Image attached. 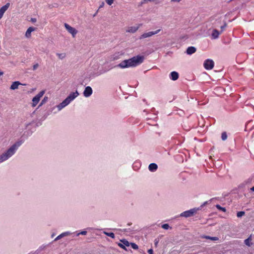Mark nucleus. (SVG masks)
I'll return each instance as SVG.
<instances>
[{
	"instance_id": "obj_29",
	"label": "nucleus",
	"mask_w": 254,
	"mask_h": 254,
	"mask_svg": "<svg viewBox=\"0 0 254 254\" xmlns=\"http://www.w3.org/2000/svg\"><path fill=\"white\" fill-rule=\"evenodd\" d=\"M44 94V91H41L37 95H36V96L40 99V98L43 96Z\"/></svg>"
},
{
	"instance_id": "obj_37",
	"label": "nucleus",
	"mask_w": 254,
	"mask_h": 254,
	"mask_svg": "<svg viewBox=\"0 0 254 254\" xmlns=\"http://www.w3.org/2000/svg\"><path fill=\"white\" fill-rule=\"evenodd\" d=\"M158 243H159V240L156 239L154 241V245H155V247H157Z\"/></svg>"
},
{
	"instance_id": "obj_19",
	"label": "nucleus",
	"mask_w": 254,
	"mask_h": 254,
	"mask_svg": "<svg viewBox=\"0 0 254 254\" xmlns=\"http://www.w3.org/2000/svg\"><path fill=\"white\" fill-rule=\"evenodd\" d=\"M40 99L37 97L36 96L33 98L32 99V107H35L40 101Z\"/></svg>"
},
{
	"instance_id": "obj_25",
	"label": "nucleus",
	"mask_w": 254,
	"mask_h": 254,
	"mask_svg": "<svg viewBox=\"0 0 254 254\" xmlns=\"http://www.w3.org/2000/svg\"><path fill=\"white\" fill-rule=\"evenodd\" d=\"M227 138V135L226 132H223L221 134V138L223 140H225Z\"/></svg>"
},
{
	"instance_id": "obj_1",
	"label": "nucleus",
	"mask_w": 254,
	"mask_h": 254,
	"mask_svg": "<svg viewBox=\"0 0 254 254\" xmlns=\"http://www.w3.org/2000/svg\"><path fill=\"white\" fill-rule=\"evenodd\" d=\"M144 60L143 56L137 55L127 60H125L116 65L121 68L135 67L141 64Z\"/></svg>"
},
{
	"instance_id": "obj_14",
	"label": "nucleus",
	"mask_w": 254,
	"mask_h": 254,
	"mask_svg": "<svg viewBox=\"0 0 254 254\" xmlns=\"http://www.w3.org/2000/svg\"><path fill=\"white\" fill-rule=\"evenodd\" d=\"M170 78L172 80H176L179 78V74L176 71H172L170 74Z\"/></svg>"
},
{
	"instance_id": "obj_7",
	"label": "nucleus",
	"mask_w": 254,
	"mask_h": 254,
	"mask_svg": "<svg viewBox=\"0 0 254 254\" xmlns=\"http://www.w3.org/2000/svg\"><path fill=\"white\" fill-rule=\"evenodd\" d=\"M214 63L212 60L207 59L204 62L203 65L204 68L207 70H210L214 67Z\"/></svg>"
},
{
	"instance_id": "obj_9",
	"label": "nucleus",
	"mask_w": 254,
	"mask_h": 254,
	"mask_svg": "<svg viewBox=\"0 0 254 254\" xmlns=\"http://www.w3.org/2000/svg\"><path fill=\"white\" fill-rule=\"evenodd\" d=\"M92 88L90 86H87L85 87L83 94L84 97H89L92 95Z\"/></svg>"
},
{
	"instance_id": "obj_3",
	"label": "nucleus",
	"mask_w": 254,
	"mask_h": 254,
	"mask_svg": "<svg viewBox=\"0 0 254 254\" xmlns=\"http://www.w3.org/2000/svg\"><path fill=\"white\" fill-rule=\"evenodd\" d=\"M199 210H200V208L195 207V208L190 209L189 210L185 211L181 213L180 214V216L181 217H184L186 218H188V217H190L191 216H193Z\"/></svg>"
},
{
	"instance_id": "obj_12",
	"label": "nucleus",
	"mask_w": 254,
	"mask_h": 254,
	"mask_svg": "<svg viewBox=\"0 0 254 254\" xmlns=\"http://www.w3.org/2000/svg\"><path fill=\"white\" fill-rule=\"evenodd\" d=\"M220 33L221 32H219L217 29H214L211 34V38L213 39H217Z\"/></svg>"
},
{
	"instance_id": "obj_15",
	"label": "nucleus",
	"mask_w": 254,
	"mask_h": 254,
	"mask_svg": "<svg viewBox=\"0 0 254 254\" xmlns=\"http://www.w3.org/2000/svg\"><path fill=\"white\" fill-rule=\"evenodd\" d=\"M71 233L70 232H65L64 233H62L60 235H59L58 236H57L54 240V241H57L61 238H62L64 237L68 236L70 235Z\"/></svg>"
},
{
	"instance_id": "obj_38",
	"label": "nucleus",
	"mask_w": 254,
	"mask_h": 254,
	"mask_svg": "<svg viewBox=\"0 0 254 254\" xmlns=\"http://www.w3.org/2000/svg\"><path fill=\"white\" fill-rule=\"evenodd\" d=\"M148 253L149 254H153V251L152 249H150L148 250Z\"/></svg>"
},
{
	"instance_id": "obj_43",
	"label": "nucleus",
	"mask_w": 254,
	"mask_h": 254,
	"mask_svg": "<svg viewBox=\"0 0 254 254\" xmlns=\"http://www.w3.org/2000/svg\"><path fill=\"white\" fill-rule=\"evenodd\" d=\"M181 0H171V1L172 2H178L181 1Z\"/></svg>"
},
{
	"instance_id": "obj_18",
	"label": "nucleus",
	"mask_w": 254,
	"mask_h": 254,
	"mask_svg": "<svg viewBox=\"0 0 254 254\" xmlns=\"http://www.w3.org/2000/svg\"><path fill=\"white\" fill-rule=\"evenodd\" d=\"M21 84V83L19 81H14L11 85L10 89L11 90L16 89L18 88V86Z\"/></svg>"
},
{
	"instance_id": "obj_6",
	"label": "nucleus",
	"mask_w": 254,
	"mask_h": 254,
	"mask_svg": "<svg viewBox=\"0 0 254 254\" xmlns=\"http://www.w3.org/2000/svg\"><path fill=\"white\" fill-rule=\"evenodd\" d=\"M64 27L66 30L71 34L72 36L74 38L77 33V31L73 27L70 26L67 23H64Z\"/></svg>"
},
{
	"instance_id": "obj_31",
	"label": "nucleus",
	"mask_w": 254,
	"mask_h": 254,
	"mask_svg": "<svg viewBox=\"0 0 254 254\" xmlns=\"http://www.w3.org/2000/svg\"><path fill=\"white\" fill-rule=\"evenodd\" d=\"M47 99H48V98H47V97H45L44 98V99L42 100V101H41V103H40V104L39 106H42V105H43V104H44L45 102H47Z\"/></svg>"
},
{
	"instance_id": "obj_30",
	"label": "nucleus",
	"mask_w": 254,
	"mask_h": 254,
	"mask_svg": "<svg viewBox=\"0 0 254 254\" xmlns=\"http://www.w3.org/2000/svg\"><path fill=\"white\" fill-rule=\"evenodd\" d=\"M130 245H131V248L134 250H136L138 249V246L135 244V243H130Z\"/></svg>"
},
{
	"instance_id": "obj_21",
	"label": "nucleus",
	"mask_w": 254,
	"mask_h": 254,
	"mask_svg": "<svg viewBox=\"0 0 254 254\" xmlns=\"http://www.w3.org/2000/svg\"><path fill=\"white\" fill-rule=\"evenodd\" d=\"M202 238H205L207 239H210L212 241H216L218 240V238L216 237H210L208 236H202Z\"/></svg>"
},
{
	"instance_id": "obj_41",
	"label": "nucleus",
	"mask_w": 254,
	"mask_h": 254,
	"mask_svg": "<svg viewBox=\"0 0 254 254\" xmlns=\"http://www.w3.org/2000/svg\"><path fill=\"white\" fill-rule=\"evenodd\" d=\"M31 21L32 22H35L36 21V19L35 18H31Z\"/></svg>"
},
{
	"instance_id": "obj_13",
	"label": "nucleus",
	"mask_w": 254,
	"mask_h": 254,
	"mask_svg": "<svg viewBox=\"0 0 254 254\" xmlns=\"http://www.w3.org/2000/svg\"><path fill=\"white\" fill-rule=\"evenodd\" d=\"M196 51V48L194 47L190 46L189 47L187 50L186 53L189 55H191L192 54L194 53Z\"/></svg>"
},
{
	"instance_id": "obj_17",
	"label": "nucleus",
	"mask_w": 254,
	"mask_h": 254,
	"mask_svg": "<svg viewBox=\"0 0 254 254\" xmlns=\"http://www.w3.org/2000/svg\"><path fill=\"white\" fill-rule=\"evenodd\" d=\"M158 166L156 164L151 163L148 167L149 170L151 172H155L157 169Z\"/></svg>"
},
{
	"instance_id": "obj_32",
	"label": "nucleus",
	"mask_w": 254,
	"mask_h": 254,
	"mask_svg": "<svg viewBox=\"0 0 254 254\" xmlns=\"http://www.w3.org/2000/svg\"><path fill=\"white\" fill-rule=\"evenodd\" d=\"M106 2L109 5H111L113 3L115 0H105Z\"/></svg>"
},
{
	"instance_id": "obj_39",
	"label": "nucleus",
	"mask_w": 254,
	"mask_h": 254,
	"mask_svg": "<svg viewBox=\"0 0 254 254\" xmlns=\"http://www.w3.org/2000/svg\"><path fill=\"white\" fill-rule=\"evenodd\" d=\"M119 246L122 248L125 249V247L123 244H119Z\"/></svg>"
},
{
	"instance_id": "obj_28",
	"label": "nucleus",
	"mask_w": 254,
	"mask_h": 254,
	"mask_svg": "<svg viewBox=\"0 0 254 254\" xmlns=\"http://www.w3.org/2000/svg\"><path fill=\"white\" fill-rule=\"evenodd\" d=\"M245 212L244 211H239V212H238L237 213V216L238 217H242L243 216H244L245 215Z\"/></svg>"
},
{
	"instance_id": "obj_46",
	"label": "nucleus",
	"mask_w": 254,
	"mask_h": 254,
	"mask_svg": "<svg viewBox=\"0 0 254 254\" xmlns=\"http://www.w3.org/2000/svg\"><path fill=\"white\" fill-rule=\"evenodd\" d=\"M103 5H104V3L103 2L102 5H100V8L102 7L103 6Z\"/></svg>"
},
{
	"instance_id": "obj_5",
	"label": "nucleus",
	"mask_w": 254,
	"mask_h": 254,
	"mask_svg": "<svg viewBox=\"0 0 254 254\" xmlns=\"http://www.w3.org/2000/svg\"><path fill=\"white\" fill-rule=\"evenodd\" d=\"M160 29H158L155 31H150L148 32H145L140 35L139 37V39L141 40L143 39H145L146 38L150 37L154 35L157 34L160 31Z\"/></svg>"
},
{
	"instance_id": "obj_4",
	"label": "nucleus",
	"mask_w": 254,
	"mask_h": 254,
	"mask_svg": "<svg viewBox=\"0 0 254 254\" xmlns=\"http://www.w3.org/2000/svg\"><path fill=\"white\" fill-rule=\"evenodd\" d=\"M209 20L212 22L213 27L216 28L221 23V17L217 15H214L210 17Z\"/></svg>"
},
{
	"instance_id": "obj_10",
	"label": "nucleus",
	"mask_w": 254,
	"mask_h": 254,
	"mask_svg": "<svg viewBox=\"0 0 254 254\" xmlns=\"http://www.w3.org/2000/svg\"><path fill=\"white\" fill-rule=\"evenodd\" d=\"M141 24H139L137 26L128 27L126 30V32L127 33H134L138 30Z\"/></svg>"
},
{
	"instance_id": "obj_26",
	"label": "nucleus",
	"mask_w": 254,
	"mask_h": 254,
	"mask_svg": "<svg viewBox=\"0 0 254 254\" xmlns=\"http://www.w3.org/2000/svg\"><path fill=\"white\" fill-rule=\"evenodd\" d=\"M216 208H217L218 209H219V210H221V211H223V212H225V211H226V208H225V207H221V206L220 205H219V204H217V205H216Z\"/></svg>"
},
{
	"instance_id": "obj_24",
	"label": "nucleus",
	"mask_w": 254,
	"mask_h": 254,
	"mask_svg": "<svg viewBox=\"0 0 254 254\" xmlns=\"http://www.w3.org/2000/svg\"><path fill=\"white\" fill-rule=\"evenodd\" d=\"M121 241L125 246H126L128 247L129 246V243L127 240L124 239L123 240H121Z\"/></svg>"
},
{
	"instance_id": "obj_27",
	"label": "nucleus",
	"mask_w": 254,
	"mask_h": 254,
	"mask_svg": "<svg viewBox=\"0 0 254 254\" xmlns=\"http://www.w3.org/2000/svg\"><path fill=\"white\" fill-rule=\"evenodd\" d=\"M161 227L165 230H168L169 228H171L168 224H164L162 225Z\"/></svg>"
},
{
	"instance_id": "obj_45",
	"label": "nucleus",
	"mask_w": 254,
	"mask_h": 254,
	"mask_svg": "<svg viewBox=\"0 0 254 254\" xmlns=\"http://www.w3.org/2000/svg\"><path fill=\"white\" fill-rule=\"evenodd\" d=\"M3 73L2 71H0V76L2 75H3Z\"/></svg>"
},
{
	"instance_id": "obj_23",
	"label": "nucleus",
	"mask_w": 254,
	"mask_h": 254,
	"mask_svg": "<svg viewBox=\"0 0 254 254\" xmlns=\"http://www.w3.org/2000/svg\"><path fill=\"white\" fill-rule=\"evenodd\" d=\"M103 233L105 235H106V236H109L113 239H114L115 237V234L112 232L109 233V232L104 231Z\"/></svg>"
},
{
	"instance_id": "obj_47",
	"label": "nucleus",
	"mask_w": 254,
	"mask_h": 254,
	"mask_svg": "<svg viewBox=\"0 0 254 254\" xmlns=\"http://www.w3.org/2000/svg\"><path fill=\"white\" fill-rule=\"evenodd\" d=\"M54 236H55V234H53L52 235L51 237L53 238V237H54Z\"/></svg>"
},
{
	"instance_id": "obj_36",
	"label": "nucleus",
	"mask_w": 254,
	"mask_h": 254,
	"mask_svg": "<svg viewBox=\"0 0 254 254\" xmlns=\"http://www.w3.org/2000/svg\"><path fill=\"white\" fill-rule=\"evenodd\" d=\"M38 66H39L38 64H34L33 66V69L36 70L38 67Z\"/></svg>"
},
{
	"instance_id": "obj_22",
	"label": "nucleus",
	"mask_w": 254,
	"mask_h": 254,
	"mask_svg": "<svg viewBox=\"0 0 254 254\" xmlns=\"http://www.w3.org/2000/svg\"><path fill=\"white\" fill-rule=\"evenodd\" d=\"M252 241V239H251V237H249L248 239H246L245 240V244L248 246H251L252 245V243H251Z\"/></svg>"
},
{
	"instance_id": "obj_33",
	"label": "nucleus",
	"mask_w": 254,
	"mask_h": 254,
	"mask_svg": "<svg viewBox=\"0 0 254 254\" xmlns=\"http://www.w3.org/2000/svg\"><path fill=\"white\" fill-rule=\"evenodd\" d=\"M87 234V232L86 231H82L80 233H78L76 234L77 236H78L79 235H85Z\"/></svg>"
},
{
	"instance_id": "obj_35",
	"label": "nucleus",
	"mask_w": 254,
	"mask_h": 254,
	"mask_svg": "<svg viewBox=\"0 0 254 254\" xmlns=\"http://www.w3.org/2000/svg\"><path fill=\"white\" fill-rule=\"evenodd\" d=\"M226 24L225 23L223 25L221 26V27H220V28H221V32H220L221 33L224 31V28L226 27Z\"/></svg>"
},
{
	"instance_id": "obj_11",
	"label": "nucleus",
	"mask_w": 254,
	"mask_h": 254,
	"mask_svg": "<svg viewBox=\"0 0 254 254\" xmlns=\"http://www.w3.org/2000/svg\"><path fill=\"white\" fill-rule=\"evenodd\" d=\"M69 104V103L65 99H64L62 103L57 105V107L58 108V111H61Z\"/></svg>"
},
{
	"instance_id": "obj_8",
	"label": "nucleus",
	"mask_w": 254,
	"mask_h": 254,
	"mask_svg": "<svg viewBox=\"0 0 254 254\" xmlns=\"http://www.w3.org/2000/svg\"><path fill=\"white\" fill-rule=\"evenodd\" d=\"M79 95L77 91L70 93L68 96L65 99L69 103L74 100Z\"/></svg>"
},
{
	"instance_id": "obj_2",
	"label": "nucleus",
	"mask_w": 254,
	"mask_h": 254,
	"mask_svg": "<svg viewBox=\"0 0 254 254\" xmlns=\"http://www.w3.org/2000/svg\"><path fill=\"white\" fill-rule=\"evenodd\" d=\"M22 141H17L11 146L5 152L0 155V163L8 160L16 152L18 147L22 144Z\"/></svg>"
},
{
	"instance_id": "obj_42",
	"label": "nucleus",
	"mask_w": 254,
	"mask_h": 254,
	"mask_svg": "<svg viewBox=\"0 0 254 254\" xmlns=\"http://www.w3.org/2000/svg\"><path fill=\"white\" fill-rule=\"evenodd\" d=\"M152 0H143V1L141 2V4H143V3H144L145 2H146L148 1H151Z\"/></svg>"
},
{
	"instance_id": "obj_40",
	"label": "nucleus",
	"mask_w": 254,
	"mask_h": 254,
	"mask_svg": "<svg viewBox=\"0 0 254 254\" xmlns=\"http://www.w3.org/2000/svg\"><path fill=\"white\" fill-rule=\"evenodd\" d=\"M207 201H205L204 202L203 204H202L199 208H200V209L202 208V207L204 206L206 204H207Z\"/></svg>"
},
{
	"instance_id": "obj_16",
	"label": "nucleus",
	"mask_w": 254,
	"mask_h": 254,
	"mask_svg": "<svg viewBox=\"0 0 254 254\" xmlns=\"http://www.w3.org/2000/svg\"><path fill=\"white\" fill-rule=\"evenodd\" d=\"M35 28L33 27H29L25 33V37L26 38H30L31 35V32L35 31Z\"/></svg>"
},
{
	"instance_id": "obj_20",
	"label": "nucleus",
	"mask_w": 254,
	"mask_h": 254,
	"mask_svg": "<svg viewBox=\"0 0 254 254\" xmlns=\"http://www.w3.org/2000/svg\"><path fill=\"white\" fill-rule=\"evenodd\" d=\"M56 55L58 57L59 59L60 60H63L66 57V54L64 53H57Z\"/></svg>"
},
{
	"instance_id": "obj_34",
	"label": "nucleus",
	"mask_w": 254,
	"mask_h": 254,
	"mask_svg": "<svg viewBox=\"0 0 254 254\" xmlns=\"http://www.w3.org/2000/svg\"><path fill=\"white\" fill-rule=\"evenodd\" d=\"M252 181V178H249L248 180H247L246 181H245L244 182V183L245 184H249V183H251Z\"/></svg>"
},
{
	"instance_id": "obj_44",
	"label": "nucleus",
	"mask_w": 254,
	"mask_h": 254,
	"mask_svg": "<svg viewBox=\"0 0 254 254\" xmlns=\"http://www.w3.org/2000/svg\"><path fill=\"white\" fill-rule=\"evenodd\" d=\"M251 190L253 191H254V186L251 189Z\"/></svg>"
}]
</instances>
